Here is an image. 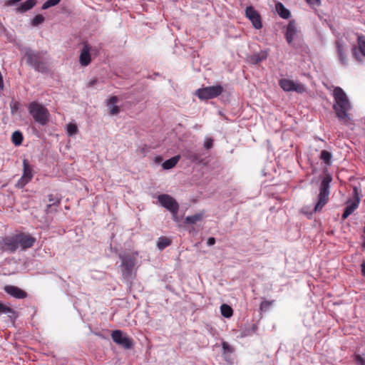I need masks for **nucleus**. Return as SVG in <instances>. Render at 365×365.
Masks as SVG:
<instances>
[{
  "label": "nucleus",
  "mask_w": 365,
  "mask_h": 365,
  "mask_svg": "<svg viewBox=\"0 0 365 365\" xmlns=\"http://www.w3.org/2000/svg\"><path fill=\"white\" fill-rule=\"evenodd\" d=\"M333 96L334 99L333 109L336 117L340 121L344 123H348L350 120L348 112L351 110V105L347 95L341 88L335 87L333 91Z\"/></svg>",
  "instance_id": "nucleus-1"
},
{
  "label": "nucleus",
  "mask_w": 365,
  "mask_h": 365,
  "mask_svg": "<svg viewBox=\"0 0 365 365\" xmlns=\"http://www.w3.org/2000/svg\"><path fill=\"white\" fill-rule=\"evenodd\" d=\"M19 49L29 66L37 71L42 73L46 71L47 67L43 58V52L34 51L30 47L24 46H19Z\"/></svg>",
  "instance_id": "nucleus-2"
},
{
  "label": "nucleus",
  "mask_w": 365,
  "mask_h": 365,
  "mask_svg": "<svg viewBox=\"0 0 365 365\" xmlns=\"http://www.w3.org/2000/svg\"><path fill=\"white\" fill-rule=\"evenodd\" d=\"M137 255V252L119 255V258L121 260V274L123 278L125 280H130L133 277V270L136 264Z\"/></svg>",
  "instance_id": "nucleus-3"
},
{
  "label": "nucleus",
  "mask_w": 365,
  "mask_h": 365,
  "mask_svg": "<svg viewBox=\"0 0 365 365\" xmlns=\"http://www.w3.org/2000/svg\"><path fill=\"white\" fill-rule=\"evenodd\" d=\"M29 112L34 120L42 125H46L49 119V113L47 108L37 102H31L29 106Z\"/></svg>",
  "instance_id": "nucleus-4"
},
{
  "label": "nucleus",
  "mask_w": 365,
  "mask_h": 365,
  "mask_svg": "<svg viewBox=\"0 0 365 365\" xmlns=\"http://www.w3.org/2000/svg\"><path fill=\"white\" fill-rule=\"evenodd\" d=\"M331 181V177L329 175H326L320 185L318 202L314 207V211L318 212L327 203L329 195V184Z\"/></svg>",
  "instance_id": "nucleus-5"
},
{
  "label": "nucleus",
  "mask_w": 365,
  "mask_h": 365,
  "mask_svg": "<svg viewBox=\"0 0 365 365\" xmlns=\"http://www.w3.org/2000/svg\"><path fill=\"white\" fill-rule=\"evenodd\" d=\"M111 338L116 344L122 346L125 349H130L133 346V340L121 330L117 329L113 331Z\"/></svg>",
  "instance_id": "nucleus-6"
},
{
  "label": "nucleus",
  "mask_w": 365,
  "mask_h": 365,
  "mask_svg": "<svg viewBox=\"0 0 365 365\" xmlns=\"http://www.w3.org/2000/svg\"><path fill=\"white\" fill-rule=\"evenodd\" d=\"M222 91L223 88L220 85H217L199 88L196 91V95L202 100H207L217 97Z\"/></svg>",
  "instance_id": "nucleus-7"
},
{
  "label": "nucleus",
  "mask_w": 365,
  "mask_h": 365,
  "mask_svg": "<svg viewBox=\"0 0 365 365\" xmlns=\"http://www.w3.org/2000/svg\"><path fill=\"white\" fill-rule=\"evenodd\" d=\"M158 200L163 207L170 210L175 218L179 208L178 203L176 200L166 194L160 195L158 197Z\"/></svg>",
  "instance_id": "nucleus-8"
},
{
  "label": "nucleus",
  "mask_w": 365,
  "mask_h": 365,
  "mask_svg": "<svg viewBox=\"0 0 365 365\" xmlns=\"http://www.w3.org/2000/svg\"><path fill=\"white\" fill-rule=\"evenodd\" d=\"M279 84L284 91L287 92L295 91L298 93H302L306 90L303 84L287 78L281 79Z\"/></svg>",
  "instance_id": "nucleus-9"
},
{
  "label": "nucleus",
  "mask_w": 365,
  "mask_h": 365,
  "mask_svg": "<svg viewBox=\"0 0 365 365\" xmlns=\"http://www.w3.org/2000/svg\"><path fill=\"white\" fill-rule=\"evenodd\" d=\"M245 16L252 22V26L256 29H260L262 27L261 16L253 6H247L245 9Z\"/></svg>",
  "instance_id": "nucleus-10"
},
{
  "label": "nucleus",
  "mask_w": 365,
  "mask_h": 365,
  "mask_svg": "<svg viewBox=\"0 0 365 365\" xmlns=\"http://www.w3.org/2000/svg\"><path fill=\"white\" fill-rule=\"evenodd\" d=\"M18 235L6 237L1 242V247L4 251L15 252L19 248Z\"/></svg>",
  "instance_id": "nucleus-11"
},
{
  "label": "nucleus",
  "mask_w": 365,
  "mask_h": 365,
  "mask_svg": "<svg viewBox=\"0 0 365 365\" xmlns=\"http://www.w3.org/2000/svg\"><path fill=\"white\" fill-rule=\"evenodd\" d=\"M23 165H24L23 175L16 183V187L19 188H22L24 185H26L31 180V178L33 177L31 168L29 165L26 160H24Z\"/></svg>",
  "instance_id": "nucleus-12"
},
{
  "label": "nucleus",
  "mask_w": 365,
  "mask_h": 365,
  "mask_svg": "<svg viewBox=\"0 0 365 365\" xmlns=\"http://www.w3.org/2000/svg\"><path fill=\"white\" fill-rule=\"evenodd\" d=\"M19 246L23 250L31 247L36 241L35 238L24 233L18 234Z\"/></svg>",
  "instance_id": "nucleus-13"
},
{
  "label": "nucleus",
  "mask_w": 365,
  "mask_h": 365,
  "mask_svg": "<svg viewBox=\"0 0 365 365\" xmlns=\"http://www.w3.org/2000/svg\"><path fill=\"white\" fill-rule=\"evenodd\" d=\"M4 290L7 294L17 299H24L27 296L26 292L15 286L7 285L4 287Z\"/></svg>",
  "instance_id": "nucleus-14"
},
{
  "label": "nucleus",
  "mask_w": 365,
  "mask_h": 365,
  "mask_svg": "<svg viewBox=\"0 0 365 365\" xmlns=\"http://www.w3.org/2000/svg\"><path fill=\"white\" fill-rule=\"evenodd\" d=\"M91 47L88 44H85L81 50L79 61L81 66H88L91 61Z\"/></svg>",
  "instance_id": "nucleus-15"
},
{
  "label": "nucleus",
  "mask_w": 365,
  "mask_h": 365,
  "mask_svg": "<svg viewBox=\"0 0 365 365\" xmlns=\"http://www.w3.org/2000/svg\"><path fill=\"white\" fill-rule=\"evenodd\" d=\"M118 102L117 96H112L109 98L107 103V106L110 110V114L112 115H117L120 112V108L116 104Z\"/></svg>",
  "instance_id": "nucleus-16"
},
{
  "label": "nucleus",
  "mask_w": 365,
  "mask_h": 365,
  "mask_svg": "<svg viewBox=\"0 0 365 365\" xmlns=\"http://www.w3.org/2000/svg\"><path fill=\"white\" fill-rule=\"evenodd\" d=\"M354 195L355 200L354 202H349L348 205L345 209L350 214H352L353 212L358 207L359 202H360V198L358 196V190L356 187L354 188Z\"/></svg>",
  "instance_id": "nucleus-17"
},
{
  "label": "nucleus",
  "mask_w": 365,
  "mask_h": 365,
  "mask_svg": "<svg viewBox=\"0 0 365 365\" xmlns=\"http://www.w3.org/2000/svg\"><path fill=\"white\" fill-rule=\"evenodd\" d=\"M36 0H26L24 3L21 4L16 9V11L18 13H24L31 9L36 4Z\"/></svg>",
  "instance_id": "nucleus-18"
},
{
  "label": "nucleus",
  "mask_w": 365,
  "mask_h": 365,
  "mask_svg": "<svg viewBox=\"0 0 365 365\" xmlns=\"http://www.w3.org/2000/svg\"><path fill=\"white\" fill-rule=\"evenodd\" d=\"M297 29L295 28V26L292 23H289L286 31V39L289 43H291L296 35Z\"/></svg>",
  "instance_id": "nucleus-19"
},
{
  "label": "nucleus",
  "mask_w": 365,
  "mask_h": 365,
  "mask_svg": "<svg viewBox=\"0 0 365 365\" xmlns=\"http://www.w3.org/2000/svg\"><path fill=\"white\" fill-rule=\"evenodd\" d=\"M180 158V155H175V156L165 160L162 165L163 168L164 170H169V169L174 168L178 163Z\"/></svg>",
  "instance_id": "nucleus-20"
},
{
  "label": "nucleus",
  "mask_w": 365,
  "mask_h": 365,
  "mask_svg": "<svg viewBox=\"0 0 365 365\" xmlns=\"http://www.w3.org/2000/svg\"><path fill=\"white\" fill-rule=\"evenodd\" d=\"M276 10L282 19H288L290 16L289 11L280 2L276 4Z\"/></svg>",
  "instance_id": "nucleus-21"
},
{
  "label": "nucleus",
  "mask_w": 365,
  "mask_h": 365,
  "mask_svg": "<svg viewBox=\"0 0 365 365\" xmlns=\"http://www.w3.org/2000/svg\"><path fill=\"white\" fill-rule=\"evenodd\" d=\"M267 52L265 51H261L259 53L254 54L251 57V61L253 63H259L263 60H265L267 58Z\"/></svg>",
  "instance_id": "nucleus-22"
},
{
  "label": "nucleus",
  "mask_w": 365,
  "mask_h": 365,
  "mask_svg": "<svg viewBox=\"0 0 365 365\" xmlns=\"http://www.w3.org/2000/svg\"><path fill=\"white\" fill-rule=\"evenodd\" d=\"M7 314L10 318H12L14 317L15 312L7 304L0 302V314Z\"/></svg>",
  "instance_id": "nucleus-23"
},
{
  "label": "nucleus",
  "mask_w": 365,
  "mask_h": 365,
  "mask_svg": "<svg viewBox=\"0 0 365 365\" xmlns=\"http://www.w3.org/2000/svg\"><path fill=\"white\" fill-rule=\"evenodd\" d=\"M336 47H337L338 56H339V58L341 63L344 65H347L348 60H347L346 53L344 51L343 46L339 43L337 42Z\"/></svg>",
  "instance_id": "nucleus-24"
},
{
  "label": "nucleus",
  "mask_w": 365,
  "mask_h": 365,
  "mask_svg": "<svg viewBox=\"0 0 365 365\" xmlns=\"http://www.w3.org/2000/svg\"><path fill=\"white\" fill-rule=\"evenodd\" d=\"M203 218L202 213H197L192 216H187L185 218V222L188 224H195L199 221H201Z\"/></svg>",
  "instance_id": "nucleus-25"
},
{
  "label": "nucleus",
  "mask_w": 365,
  "mask_h": 365,
  "mask_svg": "<svg viewBox=\"0 0 365 365\" xmlns=\"http://www.w3.org/2000/svg\"><path fill=\"white\" fill-rule=\"evenodd\" d=\"M220 312L223 317L226 318H230L232 316L233 311L232 309L227 304H222L220 307Z\"/></svg>",
  "instance_id": "nucleus-26"
},
{
  "label": "nucleus",
  "mask_w": 365,
  "mask_h": 365,
  "mask_svg": "<svg viewBox=\"0 0 365 365\" xmlns=\"http://www.w3.org/2000/svg\"><path fill=\"white\" fill-rule=\"evenodd\" d=\"M12 143L15 145H20L23 140V135L20 131H15L11 136Z\"/></svg>",
  "instance_id": "nucleus-27"
},
{
  "label": "nucleus",
  "mask_w": 365,
  "mask_h": 365,
  "mask_svg": "<svg viewBox=\"0 0 365 365\" xmlns=\"http://www.w3.org/2000/svg\"><path fill=\"white\" fill-rule=\"evenodd\" d=\"M171 243V241L170 239L168 238H166V237H160L159 238L158 241V247L160 249V250H163L165 249V247H167L168 246H169Z\"/></svg>",
  "instance_id": "nucleus-28"
},
{
  "label": "nucleus",
  "mask_w": 365,
  "mask_h": 365,
  "mask_svg": "<svg viewBox=\"0 0 365 365\" xmlns=\"http://www.w3.org/2000/svg\"><path fill=\"white\" fill-rule=\"evenodd\" d=\"M21 107L19 102L12 100L10 103L11 113L12 115H17Z\"/></svg>",
  "instance_id": "nucleus-29"
},
{
  "label": "nucleus",
  "mask_w": 365,
  "mask_h": 365,
  "mask_svg": "<svg viewBox=\"0 0 365 365\" xmlns=\"http://www.w3.org/2000/svg\"><path fill=\"white\" fill-rule=\"evenodd\" d=\"M185 157L192 162H198L200 160V156L198 153L188 150L185 153Z\"/></svg>",
  "instance_id": "nucleus-30"
},
{
  "label": "nucleus",
  "mask_w": 365,
  "mask_h": 365,
  "mask_svg": "<svg viewBox=\"0 0 365 365\" xmlns=\"http://www.w3.org/2000/svg\"><path fill=\"white\" fill-rule=\"evenodd\" d=\"M66 130L68 135H75L78 133V128L73 123H68L66 125Z\"/></svg>",
  "instance_id": "nucleus-31"
},
{
  "label": "nucleus",
  "mask_w": 365,
  "mask_h": 365,
  "mask_svg": "<svg viewBox=\"0 0 365 365\" xmlns=\"http://www.w3.org/2000/svg\"><path fill=\"white\" fill-rule=\"evenodd\" d=\"M357 40L360 51L365 56V38L363 36H359Z\"/></svg>",
  "instance_id": "nucleus-32"
},
{
  "label": "nucleus",
  "mask_w": 365,
  "mask_h": 365,
  "mask_svg": "<svg viewBox=\"0 0 365 365\" xmlns=\"http://www.w3.org/2000/svg\"><path fill=\"white\" fill-rule=\"evenodd\" d=\"M320 158L327 164H329L331 154L327 150H322L321 153Z\"/></svg>",
  "instance_id": "nucleus-33"
},
{
  "label": "nucleus",
  "mask_w": 365,
  "mask_h": 365,
  "mask_svg": "<svg viewBox=\"0 0 365 365\" xmlns=\"http://www.w3.org/2000/svg\"><path fill=\"white\" fill-rule=\"evenodd\" d=\"M45 18L41 14L36 15L32 20L31 24L34 26H37L44 22Z\"/></svg>",
  "instance_id": "nucleus-34"
},
{
  "label": "nucleus",
  "mask_w": 365,
  "mask_h": 365,
  "mask_svg": "<svg viewBox=\"0 0 365 365\" xmlns=\"http://www.w3.org/2000/svg\"><path fill=\"white\" fill-rule=\"evenodd\" d=\"M61 0H48L42 6L43 9H47L51 6L57 5Z\"/></svg>",
  "instance_id": "nucleus-35"
},
{
  "label": "nucleus",
  "mask_w": 365,
  "mask_h": 365,
  "mask_svg": "<svg viewBox=\"0 0 365 365\" xmlns=\"http://www.w3.org/2000/svg\"><path fill=\"white\" fill-rule=\"evenodd\" d=\"M354 360L359 365H365V360L360 355H355Z\"/></svg>",
  "instance_id": "nucleus-36"
},
{
  "label": "nucleus",
  "mask_w": 365,
  "mask_h": 365,
  "mask_svg": "<svg viewBox=\"0 0 365 365\" xmlns=\"http://www.w3.org/2000/svg\"><path fill=\"white\" fill-rule=\"evenodd\" d=\"M213 140L211 138H207L205 141L204 146L206 149H210L212 147Z\"/></svg>",
  "instance_id": "nucleus-37"
},
{
  "label": "nucleus",
  "mask_w": 365,
  "mask_h": 365,
  "mask_svg": "<svg viewBox=\"0 0 365 365\" xmlns=\"http://www.w3.org/2000/svg\"><path fill=\"white\" fill-rule=\"evenodd\" d=\"M306 1L312 6H319L320 0H306Z\"/></svg>",
  "instance_id": "nucleus-38"
},
{
  "label": "nucleus",
  "mask_w": 365,
  "mask_h": 365,
  "mask_svg": "<svg viewBox=\"0 0 365 365\" xmlns=\"http://www.w3.org/2000/svg\"><path fill=\"white\" fill-rule=\"evenodd\" d=\"M272 302H269V301L262 302L260 304V308L262 309H266V308L269 307L272 304Z\"/></svg>",
  "instance_id": "nucleus-39"
},
{
  "label": "nucleus",
  "mask_w": 365,
  "mask_h": 365,
  "mask_svg": "<svg viewBox=\"0 0 365 365\" xmlns=\"http://www.w3.org/2000/svg\"><path fill=\"white\" fill-rule=\"evenodd\" d=\"M21 0H9L6 2V5L7 6H13L16 3L21 1Z\"/></svg>",
  "instance_id": "nucleus-40"
},
{
  "label": "nucleus",
  "mask_w": 365,
  "mask_h": 365,
  "mask_svg": "<svg viewBox=\"0 0 365 365\" xmlns=\"http://www.w3.org/2000/svg\"><path fill=\"white\" fill-rule=\"evenodd\" d=\"M215 243V239L214 237H210L207 240V245L208 246H212Z\"/></svg>",
  "instance_id": "nucleus-41"
},
{
  "label": "nucleus",
  "mask_w": 365,
  "mask_h": 365,
  "mask_svg": "<svg viewBox=\"0 0 365 365\" xmlns=\"http://www.w3.org/2000/svg\"><path fill=\"white\" fill-rule=\"evenodd\" d=\"M96 82H97V79L94 78V79H93V80L89 81L88 86L89 87H92V86H93L96 83Z\"/></svg>",
  "instance_id": "nucleus-42"
},
{
  "label": "nucleus",
  "mask_w": 365,
  "mask_h": 365,
  "mask_svg": "<svg viewBox=\"0 0 365 365\" xmlns=\"http://www.w3.org/2000/svg\"><path fill=\"white\" fill-rule=\"evenodd\" d=\"M351 214L345 210L344 213H343V215H342V218L343 219H346Z\"/></svg>",
  "instance_id": "nucleus-43"
},
{
  "label": "nucleus",
  "mask_w": 365,
  "mask_h": 365,
  "mask_svg": "<svg viewBox=\"0 0 365 365\" xmlns=\"http://www.w3.org/2000/svg\"><path fill=\"white\" fill-rule=\"evenodd\" d=\"M361 272L364 276H365V262L361 264Z\"/></svg>",
  "instance_id": "nucleus-44"
},
{
  "label": "nucleus",
  "mask_w": 365,
  "mask_h": 365,
  "mask_svg": "<svg viewBox=\"0 0 365 365\" xmlns=\"http://www.w3.org/2000/svg\"><path fill=\"white\" fill-rule=\"evenodd\" d=\"M229 347L230 346H229L227 343H226V342H223L222 343V348H223V349L227 350V349H229Z\"/></svg>",
  "instance_id": "nucleus-45"
},
{
  "label": "nucleus",
  "mask_w": 365,
  "mask_h": 365,
  "mask_svg": "<svg viewBox=\"0 0 365 365\" xmlns=\"http://www.w3.org/2000/svg\"><path fill=\"white\" fill-rule=\"evenodd\" d=\"M162 160H163L162 158L160 157V156L155 157V160L156 163H160V162L162 161Z\"/></svg>",
  "instance_id": "nucleus-46"
}]
</instances>
